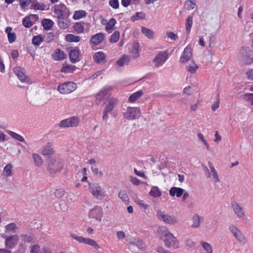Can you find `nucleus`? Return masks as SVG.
I'll return each instance as SVG.
<instances>
[{"instance_id":"nucleus-47","label":"nucleus","mask_w":253,"mask_h":253,"mask_svg":"<svg viewBox=\"0 0 253 253\" xmlns=\"http://www.w3.org/2000/svg\"><path fill=\"white\" fill-rule=\"evenodd\" d=\"M8 133L13 138H15V139H17V140L19 141H21V142H23L24 141V138L21 136L20 135L13 132V131H10L9 130L8 131Z\"/></svg>"},{"instance_id":"nucleus-45","label":"nucleus","mask_w":253,"mask_h":253,"mask_svg":"<svg viewBox=\"0 0 253 253\" xmlns=\"http://www.w3.org/2000/svg\"><path fill=\"white\" fill-rule=\"evenodd\" d=\"M23 25L26 28L31 27L33 23L31 20V16H27L23 18L22 21Z\"/></svg>"},{"instance_id":"nucleus-40","label":"nucleus","mask_w":253,"mask_h":253,"mask_svg":"<svg viewBox=\"0 0 253 253\" xmlns=\"http://www.w3.org/2000/svg\"><path fill=\"white\" fill-rule=\"evenodd\" d=\"M31 9L44 10L45 9V5L43 4H40L37 1H33L31 5Z\"/></svg>"},{"instance_id":"nucleus-63","label":"nucleus","mask_w":253,"mask_h":253,"mask_svg":"<svg viewBox=\"0 0 253 253\" xmlns=\"http://www.w3.org/2000/svg\"><path fill=\"white\" fill-rule=\"evenodd\" d=\"M8 42L10 43H12L15 42L16 36L15 33H8V35H7Z\"/></svg>"},{"instance_id":"nucleus-43","label":"nucleus","mask_w":253,"mask_h":253,"mask_svg":"<svg viewBox=\"0 0 253 253\" xmlns=\"http://www.w3.org/2000/svg\"><path fill=\"white\" fill-rule=\"evenodd\" d=\"M200 244L206 252V253H212V247L210 244L204 241H201Z\"/></svg>"},{"instance_id":"nucleus-33","label":"nucleus","mask_w":253,"mask_h":253,"mask_svg":"<svg viewBox=\"0 0 253 253\" xmlns=\"http://www.w3.org/2000/svg\"><path fill=\"white\" fill-rule=\"evenodd\" d=\"M42 24L45 30H49L52 27L53 22L49 19H44L42 21Z\"/></svg>"},{"instance_id":"nucleus-35","label":"nucleus","mask_w":253,"mask_h":253,"mask_svg":"<svg viewBox=\"0 0 253 253\" xmlns=\"http://www.w3.org/2000/svg\"><path fill=\"white\" fill-rule=\"evenodd\" d=\"M142 94L143 91L141 90H138L131 94L129 96L128 100L129 102H133L135 101L140 97H141L142 95Z\"/></svg>"},{"instance_id":"nucleus-51","label":"nucleus","mask_w":253,"mask_h":253,"mask_svg":"<svg viewBox=\"0 0 253 253\" xmlns=\"http://www.w3.org/2000/svg\"><path fill=\"white\" fill-rule=\"evenodd\" d=\"M116 23V20L113 18H111L105 26L106 30L108 31L109 30H112Z\"/></svg>"},{"instance_id":"nucleus-18","label":"nucleus","mask_w":253,"mask_h":253,"mask_svg":"<svg viewBox=\"0 0 253 253\" xmlns=\"http://www.w3.org/2000/svg\"><path fill=\"white\" fill-rule=\"evenodd\" d=\"M127 240L130 244L136 246L139 249L143 250L146 248V245L138 238L130 237Z\"/></svg>"},{"instance_id":"nucleus-26","label":"nucleus","mask_w":253,"mask_h":253,"mask_svg":"<svg viewBox=\"0 0 253 253\" xmlns=\"http://www.w3.org/2000/svg\"><path fill=\"white\" fill-rule=\"evenodd\" d=\"M142 33L148 39L152 40L154 38L155 33L152 30L144 27H141Z\"/></svg>"},{"instance_id":"nucleus-44","label":"nucleus","mask_w":253,"mask_h":253,"mask_svg":"<svg viewBox=\"0 0 253 253\" xmlns=\"http://www.w3.org/2000/svg\"><path fill=\"white\" fill-rule=\"evenodd\" d=\"M43 41V38L41 35L35 36L32 39V43L35 46H39Z\"/></svg>"},{"instance_id":"nucleus-8","label":"nucleus","mask_w":253,"mask_h":253,"mask_svg":"<svg viewBox=\"0 0 253 253\" xmlns=\"http://www.w3.org/2000/svg\"><path fill=\"white\" fill-rule=\"evenodd\" d=\"M141 114L140 109L137 107L127 108L126 111L124 114V118L129 120H135L138 118Z\"/></svg>"},{"instance_id":"nucleus-59","label":"nucleus","mask_w":253,"mask_h":253,"mask_svg":"<svg viewBox=\"0 0 253 253\" xmlns=\"http://www.w3.org/2000/svg\"><path fill=\"white\" fill-rule=\"evenodd\" d=\"M109 4L114 9H117L119 7V2L118 0H110Z\"/></svg>"},{"instance_id":"nucleus-36","label":"nucleus","mask_w":253,"mask_h":253,"mask_svg":"<svg viewBox=\"0 0 253 253\" xmlns=\"http://www.w3.org/2000/svg\"><path fill=\"white\" fill-rule=\"evenodd\" d=\"M57 18V24L59 27L63 29H65L68 27L69 25L66 20H64V16Z\"/></svg>"},{"instance_id":"nucleus-1","label":"nucleus","mask_w":253,"mask_h":253,"mask_svg":"<svg viewBox=\"0 0 253 253\" xmlns=\"http://www.w3.org/2000/svg\"><path fill=\"white\" fill-rule=\"evenodd\" d=\"M158 237L165 242L168 248L176 249L179 247V242L165 226H161L157 230Z\"/></svg>"},{"instance_id":"nucleus-7","label":"nucleus","mask_w":253,"mask_h":253,"mask_svg":"<svg viewBox=\"0 0 253 253\" xmlns=\"http://www.w3.org/2000/svg\"><path fill=\"white\" fill-rule=\"evenodd\" d=\"M79 122L80 120L78 117H72L62 120L60 122L59 126L61 128L76 127L78 125Z\"/></svg>"},{"instance_id":"nucleus-17","label":"nucleus","mask_w":253,"mask_h":253,"mask_svg":"<svg viewBox=\"0 0 253 253\" xmlns=\"http://www.w3.org/2000/svg\"><path fill=\"white\" fill-rule=\"evenodd\" d=\"M112 89L111 86L105 87L101 89L97 94L96 100L99 102L102 100L108 98L109 96L108 92Z\"/></svg>"},{"instance_id":"nucleus-14","label":"nucleus","mask_w":253,"mask_h":253,"mask_svg":"<svg viewBox=\"0 0 253 253\" xmlns=\"http://www.w3.org/2000/svg\"><path fill=\"white\" fill-rule=\"evenodd\" d=\"M231 206L233 209L234 213L239 217L243 218L245 216V211L243 207H242L236 201H233L231 203Z\"/></svg>"},{"instance_id":"nucleus-34","label":"nucleus","mask_w":253,"mask_h":253,"mask_svg":"<svg viewBox=\"0 0 253 253\" xmlns=\"http://www.w3.org/2000/svg\"><path fill=\"white\" fill-rule=\"evenodd\" d=\"M149 194L153 197H159L161 196L162 193L157 186H153L152 187Z\"/></svg>"},{"instance_id":"nucleus-20","label":"nucleus","mask_w":253,"mask_h":253,"mask_svg":"<svg viewBox=\"0 0 253 253\" xmlns=\"http://www.w3.org/2000/svg\"><path fill=\"white\" fill-rule=\"evenodd\" d=\"M66 8V6L64 4H60L54 6L53 11L57 18L64 16V11Z\"/></svg>"},{"instance_id":"nucleus-52","label":"nucleus","mask_w":253,"mask_h":253,"mask_svg":"<svg viewBox=\"0 0 253 253\" xmlns=\"http://www.w3.org/2000/svg\"><path fill=\"white\" fill-rule=\"evenodd\" d=\"M11 169L12 166L10 164L7 165L3 169V175L6 177L10 176L11 173Z\"/></svg>"},{"instance_id":"nucleus-19","label":"nucleus","mask_w":253,"mask_h":253,"mask_svg":"<svg viewBox=\"0 0 253 253\" xmlns=\"http://www.w3.org/2000/svg\"><path fill=\"white\" fill-rule=\"evenodd\" d=\"M204 218L203 216H200L197 214H195L192 217V224L191 227L194 228L200 227L201 223L204 222Z\"/></svg>"},{"instance_id":"nucleus-53","label":"nucleus","mask_w":253,"mask_h":253,"mask_svg":"<svg viewBox=\"0 0 253 253\" xmlns=\"http://www.w3.org/2000/svg\"><path fill=\"white\" fill-rule=\"evenodd\" d=\"M20 237L22 241L27 243H31L33 240V236L30 235L21 234Z\"/></svg>"},{"instance_id":"nucleus-32","label":"nucleus","mask_w":253,"mask_h":253,"mask_svg":"<svg viewBox=\"0 0 253 253\" xmlns=\"http://www.w3.org/2000/svg\"><path fill=\"white\" fill-rule=\"evenodd\" d=\"M32 157L34 159L35 165L36 166L40 167L42 165V159L40 155L36 153H34L32 155Z\"/></svg>"},{"instance_id":"nucleus-50","label":"nucleus","mask_w":253,"mask_h":253,"mask_svg":"<svg viewBox=\"0 0 253 253\" xmlns=\"http://www.w3.org/2000/svg\"><path fill=\"white\" fill-rule=\"evenodd\" d=\"M74 29L78 34L83 33L84 31V26L81 23H76L75 24Z\"/></svg>"},{"instance_id":"nucleus-46","label":"nucleus","mask_w":253,"mask_h":253,"mask_svg":"<svg viewBox=\"0 0 253 253\" xmlns=\"http://www.w3.org/2000/svg\"><path fill=\"white\" fill-rule=\"evenodd\" d=\"M193 24V20L192 16H188L186 20V30L188 33H189L191 30V28Z\"/></svg>"},{"instance_id":"nucleus-3","label":"nucleus","mask_w":253,"mask_h":253,"mask_svg":"<svg viewBox=\"0 0 253 253\" xmlns=\"http://www.w3.org/2000/svg\"><path fill=\"white\" fill-rule=\"evenodd\" d=\"M239 59L244 64H251L253 60V51L250 47H243L239 52Z\"/></svg>"},{"instance_id":"nucleus-61","label":"nucleus","mask_w":253,"mask_h":253,"mask_svg":"<svg viewBox=\"0 0 253 253\" xmlns=\"http://www.w3.org/2000/svg\"><path fill=\"white\" fill-rule=\"evenodd\" d=\"M30 253H42L40 247L38 245H35L32 247Z\"/></svg>"},{"instance_id":"nucleus-62","label":"nucleus","mask_w":253,"mask_h":253,"mask_svg":"<svg viewBox=\"0 0 253 253\" xmlns=\"http://www.w3.org/2000/svg\"><path fill=\"white\" fill-rule=\"evenodd\" d=\"M129 178L131 182L134 185H138L141 183L140 180L136 177L130 176Z\"/></svg>"},{"instance_id":"nucleus-42","label":"nucleus","mask_w":253,"mask_h":253,"mask_svg":"<svg viewBox=\"0 0 253 253\" xmlns=\"http://www.w3.org/2000/svg\"><path fill=\"white\" fill-rule=\"evenodd\" d=\"M86 12L84 10H78L75 12L73 18L75 20L80 19L86 15Z\"/></svg>"},{"instance_id":"nucleus-13","label":"nucleus","mask_w":253,"mask_h":253,"mask_svg":"<svg viewBox=\"0 0 253 253\" xmlns=\"http://www.w3.org/2000/svg\"><path fill=\"white\" fill-rule=\"evenodd\" d=\"M13 71L21 82L24 83L28 82V78L25 74V69L24 68L20 67H16L14 68Z\"/></svg>"},{"instance_id":"nucleus-21","label":"nucleus","mask_w":253,"mask_h":253,"mask_svg":"<svg viewBox=\"0 0 253 253\" xmlns=\"http://www.w3.org/2000/svg\"><path fill=\"white\" fill-rule=\"evenodd\" d=\"M52 56L54 60L59 61L65 59L67 56L63 51L57 48L54 50V53L52 55Z\"/></svg>"},{"instance_id":"nucleus-12","label":"nucleus","mask_w":253,"mask_h":253,"mask_svg":"<svg viewBox=\"0 0 253 253\" xmlns=\"http://www.w3.org/2000/svg\"><path fill=\"white\" fill-rule=\"evenodd\" d=\"M88 216L89 218H94L100 221L103 216V211L101 208L96 206L91 209L89 211Z\"/></svg>"},{"instance_id":"nucleus-30","label":"nucleus","mask_w":253,"mask_h":253,"mask_svg":"<svg viewBox=\"0 0 253 253\" xmlns=\"http://www.w3.org/2000/svg\"><path fill=\"white\" fill-rule=\"evenodd\" d=\"M130 59L129 56L127 55L124 54L122 55L121 58H120V59L117 61V64L120 66H123L124 65L128 63Z\"/></svg>"},{"instance_id":"nucleus-64","label":"nucleus","mask_w":253,"mask_h":253,"mask_svg":"<svg viewBox=\"0 0 253 253\" xmlns=\"http://www.w3.org/2000/svg\"><path fill=\"white\" fill-rule=\"evenodd\" d=\"M71 236L73 239H75L79 243H84V238L82 236H78L74 234H71Z\"/></svg>"},{"instance_id":"nucleus-38","label":"nucleus","mask_w":253,"mask_h":253,"mask_svg":"<svg viewBox=\"0 0 253 253\" xmlns=\"http://www.w3.org/2000/svg\"><path fill=\"white\" fill-rule=\"evenodd\" d=\"M198 66L194 62H191L187 66V70L191 74L196 73Z\"/></svg>"},{"instance_id":"nucleus-37","label":"nucleus","mask_w":253,"mask_h":253,"mask_svg":"<svg viewBox=\"0 0 253 253\" xmlns=\"http://www.w3.org/2000/svg\"><path fill=\"white\" fill-rule=\"evenodd\" d=\"M66 40L69 42H79L81 38L78 36L68 34L66 36Z\"/></svg>"},{"instance_id":"nucleus-27","label":"nucleus","mask_w":253,"mask_h":253,"mask_svg":"<svg viewBox=\"0 0 253 253\" xmlns=\"http://www.w3.org/2000/svg\"><path fill=\"white\" fill-rule=\"evenodd\" d=\"M209 166L211 169V176L212 177L213 181L215 183L219 182L220 180H219L218 174H217L215 169H214L212 163L209 162Z\"/></svg>"},{"instance_id":"nucleus-2","label":"nucleus","mask_w":253,"mask_h":253,"mask_svg":"<svg viewBox=\"0 0 253 253\" xmlns=\"http://www.w3.org/2000/svg\"><path fill=\"white\" fill-rule=\"evenodd\" d=\"M156 216L160 221L166 224L174 225L177 222V220L175 216L169 214L164 211L157 210L156 211Z\"/></svg>"},{"instance_id":"nucleus-4","label":"nucleus","mask_w":253,"mask_h":253,"mask_svg":"<svg viewBox=\"0 0 253 253\" xmlns=\"http://www.w3.org/2000/svg\"><path fill=\"white\" fill-rule=\"evenodd\" d=\"M64 165L62 161L56 158H52L49 160L47 169L50 173L60 172L63 168Z\"/></svg>"},{"instance_id":"nucleus-15","label":"nucleus","mask_w":253,"mask_h":253,"mask_svg":"<svg viewBox=\"0 0 253 253\" xmlns=\"http://www.w3.org/2000/svg\"><path fill=\"white\" fill-rule=\"evenodd\" d=\"M105 39V35L103 33H98L91 36L90 42L94 46L101 43Z\"/></svg>"},{"instance_id":"nucleus-22","label":"nucleus","mask_w":253,"mask_h":253,"mask_svg":"<svg viewBox=\"0 0 253 253\" xmlns=\"http://www.w3.org/2000/svg\"><path fill=\"white\" fill-rule=\"evenodd\" d=\"M79 50L77 49H72L70 51L69 57L72 63H75L79 60Z\"/></svg>"},{"instance_id":"nucleus-25","label":"nucleus","mask_w":253,"mask_h":253,"mask_svg":"<svg viewBox=\"0 0 253 253\" xmlns=\"http://www.w3.org/2000/svg\"><path fill=\"white\" fill-rule=\"evenodd\" d=\"M184 190L181 188L173 187L169 190V195L171 196H176L177 197H181L183 194Z\"/></svg>"},{"instance_id":"nucleus-55","label":"nucleus","mask_w":253,"mask_h":253,"mask_svg":"<svg viewBox=\"0 0 253 253\" xmlns=\"http://www.w3.org/2000/svg\"><path fill=\"white\" fill-rule=\"evenodd\" d=\"M65 194V190L62 189H56L54 191V195L57 198H61L64 196Z\"/></svg>"},{"instance_id":"nucleus-48","label":"nucleus","mask_w":253,"mask_h":253,"mask_svg":"<svg viewBox=\"0 0 253 253\" xmlns=\"http://www.w3.org/2000/svg\"><path fill=\"white\" fill-rule=\"evenodd\" d=\"M120 38V32L115 31L111 36L110 39V42L112 43H115L118 41Z\"/></svg>"},{"instance_id":"nucleus-58","label":"nucleus","mask_w":253,"mask_h":253,"mask_svg":"<svg viewBox=\"0 0 253 253\" xmlns=\"http://www.w3.org/2000/svg\"><path fill=\"white\" fill-rule=\"evenodd\" d=\"M244 98L251 102V104L253 106V93H246L244 95Z\"/></svg>"},{"instance_id":"nucleus-29","label":"nucleus","mask_w":253,"mask_h":253,"mask_svg":"<svg viewBox=\"0 0 253 253\" xmlns=\"http://www.w3.org/2000/svg\"><path fill=\"white\" fill-rule=\"evenodd\" d=\"M196 6V0H186L184 6L188 10H193Z\"/></svg>"},{"instance_id":"nucleus-24","label":"nucleus","mask_w":253,"mask_h":253,"mask_svg":"<svg viewBox=\"0 0 253 253\" xmlns=\"http://www.w3.org/2000/svg\"><path fill=\"white\" fill-rule=\"evenodd\" d=\"M93 59L97 63H100L101 62H105L106 55L103 52L99 51L96 52L93 55Z\"/></svg>"},{"instance_id":"nucleus-5","label":"nucleus","mask_w":253,"mask_h":253,"mask_svg":"<svg viewBox=\"0 0 253 253\" xmlns=\"http://www.w3.org/2000/svg\"><path fill=\"white\" fill-rule=\"evenodd\" d=\"M89 189L92 195L97 199L101 200L105 196V191L98 184H89Z\"/></svg>"},{"instance_id":"nucleus-49","label":"nucleus","mask_w":253,"mask_h":253,"mask_svg":"<svg viewBox=\"0 0 253 253\" xmlns=\"http://www.w3.org/2000/svg\"><path fill=\"white\" fill-rule=\"evenodd\" d=\"M6 231L7 232H13V233H15V230L17 229V225L14 223H11L10 224H8L6 225L5 226Z\"/></svg>"},{"instance_id":"nucleus-23","label":"nucleus","mask_w":253,"mask_h":253,"mask_svg":"<svg viewBox=\"0 0 253 253\" xmlns=\"http://www.w3.org/2000/svg\"><path fill=\"white\" fill-rule=\"evenodd\" d=\"M118 101V99L116 98H110L105 105L104 109L109 112H111L116 107Z\"/></svg>"},{"instance_id":"nucleus-10","label":"nucleus","mask_w":253,"mask_h":253,"mask_svg":"<svg viewBox=\"0 0 253 253\" xmlns=\"http://www.w3.org/2000/svg\"><path fill=\"white\" fill-rule=\"evenodd\" d=\"M1 237L5 239V245L9 249L13 248L17 244L19 240V237L17 235L7 237L5 235L3 234Z\"/></svg>"},{"instance_id":"nucleus-16","label":"nucleus","mask_w":253,"mask_h":253,"mask_svg":"<svg viewBox=\"0 0 253 253\" xmlns=\"http://www.w3.org/2000/svg\"><path fill=\"white\" fill-rule=\"evenodd\" d=\"M192 56V49L189 46H186L180 58V62L185 63L191 58Z\"/></svg>"},{"instance_id":"nucleus-9","label":"nucleus","mask_w":253,"mask_h":253,"mask_svg":"<svg viewBox=\"0 0 253 253\" xmlns=\"http://www.w3.org/2000/svg\"><path fill=\"white\" fill-rule=\"evenodd\" d=\"M229 230L240 243L244 244L246 243V240L244 236L236 226L233 225H231L229 227Z\"/></svg>"},{"instance_id":"nucleus-39","label":"nucleus","mask_w":253,"mask_h":253,"mask_svg":"<svg viewBox=\"0 0 253 253\" xmlns=\"http://www.w3.org/2000/svg\"><path fill=\"white\" fill-rule=\"evenodd\" d=\"M131 56L134 58H136L139 57V51H138V43L135 42L133 43L132 46V49L131 51Z\"/></svg>"},{"instance_id":"nucleus-11","label":"nucleus","mask_w":253,"mask_h":253,"mask_svg":"<svg viewBox=\"0 0 253 253\" xmlns=\"http://www.w3.org/2000/svg\"><path fill=\"white\" fill-rule=\"evenodd\" d=\"M168 54L167 52L161 51L159 52L153 60L155 66L157 68L162 66L167 60Z\"/></svg>"},{"instance_id":"nucleus-6","label":"nucleus","mask_w":253,"mask_h":253,"mask_svg":"<svg viewBox=\"0 0 253 253\" xmlns=\"http://www.w3.org/2000/svg\"><path fill=\"white\" fill-rule=\"evenodd\" d=\"M76 88V84L72 82L64 83L60 84L57 90L61 94H69L74 91Z\"/></svg>"},{"instance_id":"nucleus-54","label":"nucleus","mask_w":253,"mask_h":253,"mask_svg":"<svg viewBox=\"0 0 253 253\" xmlns=\"http://www.w3.org/2000/svg\"><path fill=\"white\" fill-rule=\"evenodd\" d=\"M54 37V34L52 33H49L44 36L43 40L45 42L48 43L53 40Z\"/></svg>"},{"instance_id":"nucleus-41","label":"nucleus","mask_w":253,"mask_h":253,"mask_svg":"<svg viewBox=\"0 0 253 253\" xmlns=\"http://www.w3.org/2000/svg\"><path fill=\"white\" fill-rule=\"evenodd\" d=\"M84 243L85 244L92 246L97 249L100 248L95 241L88 238H84Z\"/></svg>"},{"instance_id":"nucleus-57","label":"nucleus","mask_w":253,"mask_h":253,"mask_svg":"<svg viewBox=\"0 0 253 253\" xmlns=\"http://www.w3.org/2000/svg\"><path fill=\"white\" fill-rule=\"evenodd\" d=\"M145 14L143 12H136L135 15L132 17V20H137L139 19H143L145 18Z\"/></svg>"},{"instance_id":"nucleus-60","label":"nucleus","mask_w":253,"mask_h":253,"mask_svg":"<svg viewBox=\"0 0 253 253\" xmlns=\"http://www.w3.org/2000/svg\"><path fill=\"white\" fill-rule=\"evenodd\" d=\"M198 136L199 139H200L204 143V144L205 145V146H206L207 149L208 150H209L210 145L207 142L206 140L205 139L204 135L202 133H200L198 134Z\"/></svg>"},{"instance_id":"nucleus-56","label":"nucleus","mask_w":253,"mask_h":253,"mask_svg":"<svg viewBox=\"0 0 253 253\" xmlns=\"http://www.w3.org/2000/svg\"><path fill=\"white\" fill-rule=\"evenodd\" d=\"M119 197L124 202H128V197L125 191H121L119 193Z\"/></svg>"},{"instance_id":"nucleus-31","label":"nucleus","mask_w":253,"mask_h":253,"mask_svg":"<svg viewBox=\"0 0 253 253\" xmlns=\"http://www.w3.org/2000/svg\"><path fill=\"white\" fill-rule=\"evenodd\" d=\"M76 69V67L75 65H70V64H67L65 65H64L61 70V71L63 73H71L75 71Z\"/></svg>"},{"instance_id":"nucleus-28","label":"nucleus","mask_w":253,"mask_h":253,"mask_svg":"<svg viewBox=\"0 0 253 253\" xmlns=\"http://www.w3.org/2000/svg\"><path fill=\"white\" fill-rule=\"evenodd\" d=\"M55 151L50 143H48L42 151L43 156H49L53 155Z\"/></svg>"}]
</instances>
